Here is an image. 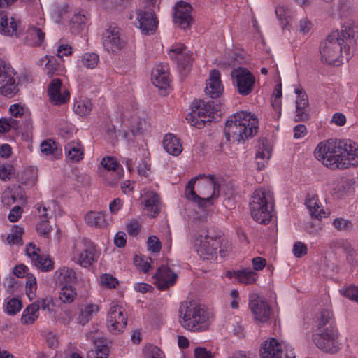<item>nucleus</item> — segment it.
I'll return each mask as SVG.
<instances>
[{"mask_svg":"<svg viewBox=\"0 0 358 358\" xmlns=\"http://www.w3.org/2000/svg\"><path fill=\"white\" fill-rule=\"evenodd\" d=\"M44 59L47 60L44 67V71L49 77L59 75L64 71L63 66L57 62V59L55 57L46 55L45 58L39 60L38 64L42 65Z\"/></svg>","mask_w":358,"mask_h":358,"instance_id":"c85d7f7f","label":"nucleus"},{"mask_svg":"<svg viewBox=\"0 0 358 358\" xmlns=\"http://www.w3.org/2000/svg\"><path fill=\"white\" fill-rule=\"evenodd\" d=\"M258 120L251 113H236L227 121L224 135L227 141L243 143L257 133Z\"/></svg>","mask_w":358,"mask_h":358,"instance_id":"7ed1b4c3","label":"nucleus"},{"mask_svg":"<svg viewBox=\"0 0 358 358\" xmlns=\"http://www.w3.org/2000/svg\"><path fill=\"white\" fill-rule=\"evenodd\" d=\"M32 262L36 267L42 270L49 271L53 268L52 262L45 256H40L38 255Z\"/></svg>","mask_w":358,"mask_h":358,"instance_id":"09e8293b","label":"nucleus"},{"mask_svg":"<svg viewBox=\"0 0 358 358\" xmlns=\"http://www.w3.org/2000/svg\"><path fill=\"white\" fill-rule=\"evenodd\" d=\"M16 201L15 194L10 188H7L2 194L1 201L7 207L10 206Z\"/></svg>","mask_w":358,"mask_h":358,"instance_id":"052dcab7","label":"nucleus"},{"mask_svg":"<svg viewBox=\"0 0 358 358\" xmlns=\"http://www.w3.org/2000/svg\"><path fill=\"white\" fill-rule=\"evenodd\" d=\"M47 93L50 103L56 106L65 104L70 99L69 91L62 87V81L59 78H54L50 81Z\"/></svg>","mask_w":358,"mask_h":358,"instance_id":"f8f14e48","label":"nucleus"},{"mask_svg":"<svg viewBox=\"0 0 358 358\" xmlns=\"http://www.w3.org/2000/svg\"><path fill=\"white\" fill-rule=\"evenodd\" d=\"M343 295L349 299L358 303V287L350 285L343 291Z\"/></svg>","mask_w":358,"mask_h":358,"instance_id":"0e129e2a","label":"nucleus"},{"mask_svg":"<svg viewBox=\"0 0 358 358\" xmlns=\"http://www.w3.org/2000/svg\"><path fill=\"white\" fill-rule=\"evenodd\" d=\"M77 293L76 289L71 285H65L62 287L59 292V299L66 303H71L73 301Z\"/></svg>","mask_w":358,"mask_h":358,"instance_id":"37998d69","label":"nucleus"},{"mask_svg":"<svg viewBox=\"0 0 358 358\" xmlns=\"http://www.w3.org/2000/svg\"><path fill=\"white\" fill-rule=\"evenodd\" d=\"M92 104L88 99L80 100L77 101L74 106L73 109L76 113L80 116L88 115L92 110Z\"/></svg>","mask_w":358,"mask_h":358,"instance_id":"c03bdc74","label":"nucleus"},{"mask_svg":"<svg viewBox=\"0 0 358 358\" xmlns=\"http://www.w3.org/2000/svg\"><path fill=\"white\" fill-rule=\"evenodd\" d=\"M148 250L152 252H159L162 248V244L159 239L155 236H150L147 241Z\"/></svg>","mask_w":358,"mask_h":358,"instance_id":"13d9d810","label":"nucleus"},{"mask_svg":"<svg viewBox=\"0 0 358 358\" xmlns=\"http://www.w3.org/2000/svg\"><path fill=\"white\" fill-rule=\"evenodd\" d=\"M168 54L169 57L176 61L178 65L184 70L187 69L192 62V53L187 50L184 44L173 46Z\"/></svg>","mask_w":358,"mask_h":358,"instance_id":"aec40b11","label":"nucleus"},{"mask_svg":"<svg viewBox=\"0 0 358 358\" xmlns=\"http://www.w3.org/2000/svg\"><path fill=\"white\" fill-rule=\"evenodd\" d=\"M85 220L91 227L102 228L106 225L105 215L101 212L90 211L85 215Z\"/></svg>","mask_w":358,"mask_h":358,"instance_id":"e433bc0d","label":"nucleus"},{"mask_svg":"<svg viewBox=\"0 0 358 358\" xmlns=\"http://www.w3.org/2000/svg\"><path fill=\"white\" fill-rule=\"evenodd\" d=\"M101 164L108 171H117L119 168V164L117 160L111 157H107L102 159Z\"/></svg>","mask_w":358,"mask_h":358,"instance_id":"5fc2aeb1","label":"nucleus"},{"mask_svg":"<svg viewBox=\"0 0 358 358\" xmlns=\"http://www.w3.org/2000/svg\"><path fill=\"white\" fill-rule=\"evenodd\" d=\"M197 241H199L200 244L196 251L201 258L206 260L212 259L216 257L217 250L221 246L220 238H213L208 235L199 236Z\"/></svg>","mask_w":358,"mask_h":358,"instance_id":"ddd939ff","label":"nucleus"},{"mask_svg":"<svg viewBox=\"0 0 358 358\" xmlns=\"http://www.w3.org/2000/svg\"><path fill=\"white\" fill-rule=\"evenodd\" d=\"M338 35L339 41L345 46V54L352 55L358 39V24L353 21L345 22Z\"/></svg>","mask_w":358,"mask_h":358,"instance_id":"9d476101","label":"nucleus"},{"mask_svg":"<svg viewBox=\"0 0 358 358\" xmlns=\"http://www.w3.org/2000/svg\"><path fill=\"white\" fill-rule=\"evenodd\" d=\"M103 45L108 52H117L126 45V41L120 29L110 27L103 34Z\"/></svg>","mask_w":358,"mask_h":358,"instance_id":"9b49d317","label":"nucleus"},{"mask_svg":"<svg viewBox=\"0 0 358 358\" xmlns=\"http://www.w3.org/2000/svg\"><path fill=\"white\" fill-rule=\"evenodd\" d=\"M333 314L331 311L328 310H323L320 313V316L319 319L318 323V329H324L323 327L331 323V320H332Z\"/></svg>","mask_w":358,"mask_h":358,"instance_id":"4d7b16f0","label":"nucleus"},{"mask_svg":"<svg viewBox=\"0 0 358 358\" xmlns=\"http://www.w3.org/2000/svg\"><path fill=\"white\" fill-rule=\"evenodd\" d=\"M257 273L250 269L238 270L237 273V280L244 285L253 284L257 281Z\"/></svg>","mask_w":358,"mask_h":358,"instance_id":"a19ab883","label":"nucleus"},{"mask_svg":"<svg viewBox=\"0 0 358 358\" xmlns=\"http://www.w3.org/2000/svg\"><path fill=\"white\" fill-rule=\"evenodd\" d=\"M22 308V302L17 298L8 299L6 304V311L8 315H15Z\"/></svg>","mask_w":358,"mask_h":358,"instance_id":"de8ad7c7","label":"nucleus"},{"mask_svg":"<svg viewBox=\"0 0 358 358\" xmlns=\"http://www.w3.org/2000/svg\"><path fill=\"white\" fill-rule=\"evenodd\" d=\"M179 322L186 330L204 331L209 327V315L206 310L194 301H185L179 308Z\"/></svg>","mask_w":358,"mask_h":358,"instance_id":"20e7f679","label":"nucleus"},{"mask_svg":"<svg viewBox=\"0 0 358 358\" xmlns=\"http://www.w3.org/2000/svg\"><path fill=\"white\" fill-rule=\"evenodd\" d=\"M307 250L306 245L301 241H298L294 244L292 252L296 257L300 258L307 254Z\"/></svg>","mask_w":358,"mask_h":358,"instance_id":"680f3d73","label":"nucleus"},{"mask_svg":"<svg viewBox=\"0 0 358 358\" xmlns=\"http://www.w3.org/2000/svg\"><path fill=\"white\" fill-rule=\"evenodd\" d=\"M99 255L93 242L87 238L76 240L74 242L71 260L83 268H89L98 259Z\"/></svg>","mask_w":358,"mask_h":358,"instance_id":"0eeeda50","label":"nucleus"},{"mask_svg":"<svg viewBox=\"0 0 358 358\" xmlns=\"http://www.w3.org/2000/svg\"><path fill=\"white\" fill-rule=\"evenodd\" d=\"M136 15L138 28L141 29V33L145 35L153 34L158 24V21L154 11L138 9L136 10Z\"/></svg>","mask_w":358,"mask_h":358,"instance_id":"a211bd4d","label":"nucleus"},{"mask_svg":"<svg viewBox=\"0 0 358 358\" xmlns=\"http://www.w3.org/2000/svg\"><path fill=\"white\" fill-rule=\"evenodd\" d=\"M163 145L168 153L174 156L179 155L182 150L179 139L171 134H168L164 136Z\"/></svg>","mask_w":358,"mask_h":358,"instance_id":"c756f323","label":"nucleus"},{"mask_svg":"<svg viewBox=\"0 0 358 358\" xmlns=\"http://www.w3.org/2000/svg\"><path fill=\"white\" fill-rule=\"evenodd\" d=\"M45 38V34L39 28L30 27L26 36V43L29 45L39 46L43 43Z\"/></svg>","mask_w":358,"mask_h":358,"instance_id":"72a5a7b5","label":"nucleus"},{"mask_svg":"<svg viewBox=\"0 0 358 358\" xmlns=\"http://www.w3.org/2000/svg\"><path fill=\"white\" fill-rule=\"evenodd\" d=\"M334 227L338 231H348L352 229L353 224L350 220L343 217H337L332 222Z\"/></svg>","mask_w":358,"mask_h":358,"instance_id":"8fccbe9b","label":"nucleus"},{"mask_svg":"<svg viewBox=\"0 0 358 358\" xmlns=\"http://www.w3.org/2000/svg\"><path fill=\"white\" fill-rule=\"evenodd\" d=\"M99 308L96 304L89 303L81 309L78 316V322L83 325L87 324L99 312Z\"/></svg>","mask_w":358,"mask_h":358,"instance_id":"58836bf2","label":"nucleus"},{"mask_svg":"<svg viewBox=\"0 0 358 358\" xmlns=\"http://www.w3.org/2000/svg\"><path fill=\"white\" fill-rule=\"evenodd\" d=\"M298 97L296 100V115L295 122H304L310 119L308 110V96L304 91L299 89L295 90Z\"/></svg>","mask_w":358,"mask_h":358,"instance_id":"4be33fe9","label":"nucleus"},{"mask_svg":"<svg viewBox=\"0 0 358 358\" xmlns=\"http://www.w3.org/2000/svg\"><path fill=\"white\" fill-rule=\"evenodd\" d=\"M23 229L19 226H14L12 228L11 233L7 236L8 243L10 245L20 244L22 241V234Z\"/></svg>","mask_w":358,"mask_h":358,"instance_id":"49530a36","label":"nucleus"},{"mask_svg":"<svg viewBox=\"0 0 358 358\" xmlns=\"http://www.w3.org/2000/svg\"><path fill=\"white\" fill-rule=\"evenodd\" d=\"M356 181L355 178H340L337 180L332 189L333 196L337 199H341L351 192Z\"/></svg>","mask_w":358,"mask_h":358,"instance_id":"a878e982","label":"nucleus"},{"mask_svg":"<svg viewBox=\"0 0 358 358\" xmlns=\"http://www.w3.org/2000/svg\"><path fill=\"white\" fill-rule=\"evenodd\" d=\"M231 76L236 80L238 92L242 95H248L252 90L255 77L246 69L238 68L231 72Z\"/></svg>","mask_w":358,"mask_h":358,"instance_id":"dca6fc26","label":"nucleus"},{"mask_svg":"<svg viewBox=\"0 0 358 358\" xmlns=\"http://www.w3.org/2000/svg\"><path fill=\"white\" fill-rule=\"evenodd\" d=\"M271 155V148L266 140H263L256 154L258 169L264 168L265 163L270 159Z\"/></svg>","mask_w":358,"mask_h":358,"instance_id":"473e14b6","label":"nucleus"},{"mask_svg":"<svg viewBox=\"0 0 358 358\" xmlns=\"http://www.w3.org/2000/svg\"><path fill=\"white\" fill-rule=\"evenodd\" d=\"M223 90L224 87L220 71L215 69L212 70L209 78L206 80V94L215 99L219 97L222 94Z\"/></svg>","mask_w":358,"mask_h":358,"instance_id":"412c9836","label":"nucleus"},{"mask_svg":"<svg viewBox=\"0 0 358 358\" xmlns=\"http://www.w3.org/2000/svg\"><path fill=\"white\" fill-rule=\"evenodd\" d=\"M262 358H282L281 344L275 338L266 341L260 350Z\"/></svg>","mask_w":358,"mask_h":358,"instance_id":"b1692460","label":"nucleus"},{"mask_svg":"<svg viewBox=\"0 0 358 358\" xmlns=\"http://www.w3.org/2000/svg\"><path fill=\"white\" fill-rule=\"evenodd\" d=\"M306 205L312 217L320 220L324 216L325 212L319 205L317 197L313 196V198L306 199Z\"/></svg>","mask_w":358,"mask_h":358,"instance_id":"ea45409f","label":"nucleus"},{"mask_svg":"<svg viewBox=\"0 0 358 358\" xmlns=\"http://www.w3.org/2000/svg\"><path fill=\"white\" fill-rule=\"evenodd\" d=\"M351 246V244L344 239H337L331 243V248L334 249H342L344 252H345Z\"/></svg>","mask_w":358,"mask_h":358,"instance_id":"338daca9","label":"nucleus"},{"mask_svg":"<svg viewBox=\"0 0 358 358\" xmlns=\"http://www.w3.org/2000/svg\"><path fill=\"white\" fill-rule=\"evenodd\" d=\"M338 338V331L331 324L328 327L317 329L312 336L315 345L324 352L329 354L336 353L340 350Z\"/></svg>","mask_w":358,"mask_h":358,"instance_id":"6e6552de","label":"nucleus"},{"mask_svg":"<svg viewBox=\"0 0 358 358\" xmlns=\"http://www.w3.org/2000/svg\"><path fill=\"white\" fill-rule=\"evenodd\" d=\"M177 278V274L169 267L162 266L154 275L155 284L159 289L164 290L173 286L176 283Z\"/></svg>","mask_w":358,"mask_h":358,"instance_id":"6ab92c4d","label":"nucleus"},{"mask_svg":"<svg viewBox=\"0 0 358 358\" xmlns=\"http://www.w3.org/2000/svg\"><path fill=\"white\" fill-rule=\"evenodd\" d=\"M13 174V166L10 164L0 165V179L6 181L10 179Z\"/></svg>","mask_w":358,"mask_h":358,"instance_id":"e2e57ef3","label":"nucleus"},{"mask_svg":"<svg viewBox=\"0 0 358 358\" xmlns=\"http://www.w3.org/2000/svg\"><path fill=\"white\" fill-rule=\"evenodd\" d=\"M36 230L41 236L48 238L52 231V227L48 220H43L37 224Z\"/></svg>","mask_w":358,"mask_h":358,"instance_id":"864d4df0","label":"nucleus"},{"mask_svg":"<svg viewBox=\"0 0 358 358\" xmlns=\"http://www.w3.org/2000/svg\"><path fill=\"white\" fill-rule=\"evenodd\" d=\"M144 197V209L151 217H155L159 211L160 199L159 195L153 191H145Z\"/></svg>","mask_w":358,"mask_h":358,"instance_id":"393cba45","label":"nucleus"},{"mask_svg":"<svg viewBox=\"0 0 358 358\" xmlns=\"http://www.w3.org/2000/svg\"><path fill=\"white\" fill-rule=\"evenodd\" d=\"M87 13L84 10H79L72 16L70 21V30L73 34H78L83 30L85 23L87 21Z\"/></svg>","mask_w":358,"mask_h":358,"instance_id":"2f4dec72","label":"nucleus"},{"mask_svg":"<svg viewBox=\"0 0 358 358\" xmlns=\"http://www.w3.org/2000/svg\"><path fill=\"white\" fill-rule=\"evenodd\" d=\"M221 182L222 178L215 175H199L187 184L185 196L199 207H206L211 199L220 196Z\"/></svg>","mask_w":358,"mask_h":358,"instance_id":"f03ea898","label":"nucleus"},{"mask_svg":"<svg viewBox=\"0 0 358 358\" xmlns=\"http://www.w3.org/2000/svg\"><path fill=\"white\" fill-rule=\"evenodd\" d=\"M101 284L107 288L112 289L118 285V281L110 274H103L101 276Z\"/></svg>","mask_w":358,"mask_h":358,"instance_id":"6e6d98bb","label":"nucleus"},{"mask_svg":"<svg viewBox=\"0 0 358 358\" xmlns=\"http://www.w3.org/2000/svg\"><path fill=\"white\" fill-rule=\"evenodd\" d=\"M134 264L138 269L143 271L144 273L148 272L152 268L150 263L145 261L143 259L139 257H136L134 259Z\"/></svg>","mask_w":358,"mask_h":358,"instance_id":"774afa93","label":"nucleus"},{"mask_svg":"<svg viewBox=\"0 0 358 358\" xmlns=\"http://www.w3.org/2000/svg\"><path fill=\"white\" fill-rule=\"evenodd\" d=\"M68 8V6L64 4L55 8L52 15L56 22H59L60 20L67 14Z\"/></svg>","mask_w":358,"mask_h":358,"instance_id":"bf43d9fd","label":"nucleus"},{"mask_svg":"<svg viewBox=\"0 0 358 358\" xmlns=\"http://www.w3.org/2000/svg\"><path fill=\"white\" fill-rule=\"evenodd\" d=\"M273 193L264 189L255 190L250 201L252 217L260 224H267L271 220L273 209Z\"/></svg>","mask_w":358,"mask_h":358,"instance_id":"39448f33","label":"nucleus"},{"mask_svg":"<svg viewBox=\"0 0 358 358\" xmlns=\"http://www.w3.org/2000/svg\"><path fill=\"white\" fill-rule=\"evenodd\" d=\"M152 82L157 87L166 91L170 82L168 67L164 65H157L152 72Z\"/></svg>","mask_w":358,"mask_h":358,"instance_id":"5701e85b","label":"nucleus"},{"mask_svg":"<svg viewBox=\"0 0 358 358\" xmlns=\"http://www.w3.org/2000/svg\"><path fill=\"white\" fill-rule=\"evenodd\" d=\"M315 157L332 169L358 165V146L350 140L329 139L318 144Z\"/></svg>","mask_w":358,"mask_h":358,"instance_id":"f257e3e1","label":"nucleus"},{"mask_svg":"<svg viewBox=\"0 0 358 358\" xmlns=\"http://www.w3.org/2000/svg\"><path fill=\"white\" fill-rule=\"evenodd\" d=\"M147 127V122L143 119L138 118L131 124V131L134 136L140 135L146 130Z\"/></svg>","mask_w":358,"mask_h":358,"instance_id":"3c124183","label":"nucleus"},{"mask_svg":"<svg viewBox=\"0 0 358 358\" xmlns=\"http://www.w3.org/2000/svg\"><path fill=\"white\" fill-rule=\"evenodd\" d=\"M18 91L13 69L5 62L0 60V93L5 96L11 98Z\"/></svg>","mask_w":358,"mask_h":358,"instance_id":"1a4fd4ad","label":"nucleus"},{"mask_svg":"<svg viewBox=\"0 0 358 358\" xmlns=\"http://www.w3.org/2000/svg\"><path fill=\"white\" fill-rule=\"evenodd\" d=\"M36 290V279L32 275H27V280L26 282V294L28 297L31 299L35 296V292Z\"/></svg>","mask_w":358,"mask_h":358,"instance_id":"603ef678","label":"nucleus"},{"mask_svg":"<svg viewBox=\"0 0 358 358\" xmlns=\"http://www.w3.org/2000/svg\"><path fill=\"white\" fill-rule=\"evenodd\" d=\"M192 10V6L189 3H176L174 6L173 22L182 29H189L194 21Z\"/></svg>","mask_w":358,"mask_h":358,"instance_id":"4468645a","label":"nucleus"},{"mask_svg":"<svg viewBox=\"0 0 358 358\" xmlns=\"http://www.w3.org/2000/svg\"><path fill=\"white\" fill-rule=\"evenodd\" d=\"M249 306L255 321L259 322L268 321L271 308L265 300L257 295H253L250 297Z\"/></svg>","mask_w":358,"mask_h":358,"instance_id":"f3484780","label":"nucleus"},{"mask_svg":"<svg viewBox=\"0 0 358 358\" xmlns=\"http://www.w3.org/2000/svg\"><path fill=\"white\" fill-rule=\"evenodd\" d=\"M55 278L59 284L73 282L76 279V272L70 268L62 267L55 273Z\"/></svg>","mask_w":358,"mask_h":358,"instance_id":"c9c22d12","label":"nucleus"},{"mask_svg":"<svg viewBox=\"0 0 358 358\" xmlns=\"http://www.w3.org/2000/svg\"><path fill=\"white\" fill-rule=\"evenodd\" d=\"M275 14L278 19L281 22L283 27L288 25L292 17V11L285 5H280L275 9Z\"/></svg>","mask_w":358,"mask_h":358,"instance_id":"79ce46f5","label":"nucleus"},{"mask_svg":"<svg viewBox=\"0 0 358 358\" xmlns=\"http://www.w3.org/2000/svg\"><path fill=\"white\" fill-rule=\"evenodd\" d=\"M127 323L124 310L119 306L112 307L108 314L107 327L108 330L117 334L123 331Z\"/></svg>","mask_w":358,"mask_h":358,"instance_id":"2eb2a0df","label":"nucleus"},{"mask_svg":"<svg viewBox=\"0 0 358 358\" xmlns=\"http://www.w3.org/2000/svg\"><path fill=\"white\" fill-rule=\"evenodd\" d=\"M217 109L211 106L210 102L203 104L202 107L198 106L196 109L189 113V120L193 122V119L196 115L199 116L201 120H206V122H211L214 118V113Z\"/></svg>","mask_w":358,"mask_h":358,"instance_id":"cd10ccee","label":"nucleus"},{"mask_svg":"<svg viewBox=\"0 0 358 358\" xmlns=\"http://www.w3.org/2000/svg\"><path fill=\"white\" fill-rule=\"evenodd\" d=\"M0 32L4 35L12 36L17 33V23L13 17L8 18L4 12L0 13Z\"/></svg>","mask_w":358,"mask_h":358,"instance_id":"7c9ffc66","label":"nucleus"},{"mask_svg":"<svg viewBox=\"0 0 358 358\" xmlns=\"http://www.w3.org/2000/svg\"><path fill=\"white\" fill-rule=\"evenodd\" d=\"M73 313L69 309L61 312L57 316V320L64 324H69L73 319Z\"/></svg>","mask_w":358,"mask_h":358,"instance_id":"69168bd1","label":"nucleus"},{"mask_svg":"<svg viewBox=\"0 0 358 358\" xmlns=\"http://www.w3.org/2000/svg\"><path fill=\"white\" fill-rule=\"evenodd\" d=\"M99 62V55L96 53H85L81 59L82 64L90 69H94Z\"/></svg>","mask_w":358,"mask_h":358,"instance_id":"a18cd8bd","label":"nucleus"},{"mask_svg":"<svg viewBox=\"0 0 358 358\" xmlns=\"http://www.w3.org/2000/svg\"><path fill=\"white\" fill-rule=\"evenodd\" d=\"M41 150L43 154L51 157L52 159H59L62 156L61 150L52 139L43 141L41 144Z\"/></svg>","mask_w":358,"mask_h":358,"instance_id":"f704fd0d","label":"nucleus"},{"mask_svg":"<svg viewBox=\"0 0 358 358\" xmlns=\"http://www.w3.org/2000/svg\"><path fill=\"white\" fill-rule=\"evenodd\" d=\"M320 52L323 62L335 66H338L344 60L348 61L352 55L345 54V46L339 41L338 31L331 32L321 43Z\"/></svg>","mask_w":358,"mask_h":358,"instance_id":"423d86ee","label":"nucleus"},{"mask_svg":"<svg viewBox=\"0 0 358 358\" xmlns=\"http://www.w3.org/2000/svg\"><path fill=\"white\" fill-rule=\"evenodd\" d=\"M64 150L67 159L72 162H78L83 159L84 148L78 140L69 141L65 145Z\"/></svg>","mask_w":358,"mask_h":358,"instance_id":"bb28decb","label":"nucleus"},{"mask_svg":"<svg viewBox=\"0 0 358 358\" xmlns=\"http://www.w3.org/2000/svg\"><path fill=\"white\" fill-rule=\"evenodd\" d=\"M39 306L36 303H33L28 306L24 310L21 318V322L24 324H32L38 317Z\"/></svg>","mask_w":358,"mask_h":358,"instance_id":"4c0bfd02","label":"nucleus"}]
</instances>
